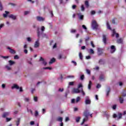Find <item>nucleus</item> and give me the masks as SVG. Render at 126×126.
Here are the masks:
<instances>
[{
    "label": "nucleus",
    "instance_id": "f257e3e1",
    "mask_svg": "<svg viewBox=\"0 0 126 126\" xmlns=\"http://www.w3.org/2000/svg\"><path fill=\"white\" fill-rule=\"evenodd\" d=\"M84 116L85 117V118H84L83 120V122L81 124V126L85 123V122L88 121V117L90 116L91 118H92V114H90V112H89V111L88 110H86L84 112Z\"/></svg>",
    "mask_w": 126,
    "mask_h": 126
},
{
    "label": "nucleus",
    "instance_id": "f03ea898",
    "mask_svg": "<svg viewBox=\"0 0 126 126\" xmlns=\"http://www.w3.org/2000/svg\"><path fill=\"white\" fill-rule=\"evenodd\" d=\"M92 27L93 29L97 30L98 29V27H99V25L97 23V22H96L94 20H93L92 21Z\"/></svg>",
    "mask_w": 126,
    "mask_h": 126
},
{
    "label": "nucleus",
    "instance_id": "7ed1b4c3",
    "mask_svg": "<svg viewBox=\"0 0 126 126\" xmlns=\"http://www.w3.org/2000/svg\"><path fill=\"white\" fill-rule=\"evenodd\" d=\"M85 103L86 105H90L91 104V100L89 98V96L86 97Z\"/></svg>",
    "mask_w": 126,
    "mask_h": 126
},
{
    "label": "nucleus",
    "instance_id": "20e7f679",
    "mask_svg": "<svg viewBox=\"0 0 126 126\" xmlns=\"http://www.w3.org/2000/svg\"><path fill=\"white\" fill-rule=\"evenodd\" d=\"M8 17H9V18H11L13 20H16V17H17V16L13 14H10L8 16Z\"/></svg>",
    "mask_w": 126,
    "mask_h": 126
},
{
    "label": "nucleus",
    "instance_id": "39448f33",
    "mask_svg": "<svg viewBox=\"0 0 126 126\" xmlns=\"http://www.w3.org/2000/svg\"><path fill=\"white\" fill-rule=\"evenodd\" d=\"M111 53L113 54V53H115L116 52V47L114 45H112L111 46Z\"/></svg>",
    "mask_w": 126,
    "mask_h": 126
},
{
    "label": "nucleus",
    "instance_id": "423d86ee",
    "mask_svg": "<svg viewBox=\"0 0 126 126\" xmlns=\"http://www.w3.org/2000/svg\"><path fill=\"white\" fill-rule=\"evenodd\" d=\"M39 62H42V63L44 64V65H46L47 64V62H46L43 57H40V59H39Z\"/></svg>",
    "mask_w": 126,
    "mask_h": 126
},
{
    "label": "nucleus",
    "instance_id": "0eeeda50",
    "mask_svg": "<svg viewBox=\"0 0 126 126\" xmlns=\"http://www.w3.org/2000/svg\"><path fill=\"white\" fill-rule=\"evenodd\" d=\"M73 93H76L78 94V93H80V90H79V89L78 88H77V89L74 88L73 89Z\"/></svg>",
    "mask_w": 126,
    "mask_h": 126
},
{
    "label": "nucleus",
    "instance_id": "6e6552de",
    "mask_svg": "<svg viewBox=\"0 0 126 126\" xmlns=\"http://www.w3.org/2000/svg\"><path fill=\"white\" fill-rule=\"evenodd\" d=\"M102 37H103V41L104 43L106 45V44H107V36H106V35L103 34Z\"/></svg>",
    "mask_w": 126,
    "mask_h": 126
},
{
    "label": "nucleus",
    "instance_id": "1a4fd4ad",
    "mask_svg": "<svg viewBox=\"0 0 126 126\" xmlns=\"http://www.w3.org/2000/svg\"><path fill=\"white\" fill-rule=\"evenodd\" d=\"M36 19L37 21H44L45 20V18L40 16H37Z\"/></svg>",
    "mask_w": 126,
    "mask_h": 126
},
{
    "label": "nucleus",
    "instance_id": "9d476101",
    "mask_svg": "<svg viewBox=\"0 0 126 126\" xmlns=\"http://www.w3.org/2000/svg\"><path fill=\"white\" fill-rule=\"evenodd\" d=\"M8 50H9V52L11 53V54H15L16 52L14 50L10 48V47H8L7 48Z\"/></svg>",
    "mask_w": 126,
    "mask_h": 126
},
{
    "label": "nucleus",
    "instance_id": "9b49d317",
    "mask_svg": "<svg viewBox=\"0 0 126 126\" xmlns=\"http://www.w3.org/2000/svg\"><path fill=\"white\" fill-rule=\"evenodd\" d=\"M10 114L9 112H4L2 115V118H6V117L9 116Z\"/></svg>",
    "mask_w": 126,
    "mask_h": 126
},
{
    "label": "nucleus",
    "instance_id": "f8f14e48",
    "mask_svg": "<svg viewBox=\"0 0 126 126\" xmlns=\"http://www.w3.org/2000/svg\"><path fill=\"white\" fill-rule=\"evenodd\" d=\"M40 44L39 43V40L35 41L34 44V48H38L39 47Z\"/></svg>",
    "mask_w": 126,
    "mask_h": 126
},
{
    "label": "nucleus",
    "instance_id": "ddd939ff",
    "mask_svg": "<svg viewBox=\"0 0 126 126\" xmlns=\"http://www.w3.org/2000/svg\"><path fill=\"white\" fill-rule=\"evenodd\" d=\"M116 34V38H119V33H116V31L115 30H113V34L112 36Z\"/></svg>",
    "mask_w": 126,
    "mask_h": 126
},
{
    "label": "nucleus",
    "instance_id": "4468645a",
    "mask_svg": "<svg viewBox=\"0 0 126 126\" xmlns=\"http://www.w3.org/2000/svg\"><path fill=\"white\" fill-rule=\"evenodd\" d=\"M14 88H16V89H19V86L16 84H14L13 86L12 87V89H14Z\"/></svg>",
    "mask_w": 126,
    "mask_h": 126
},
{
    "label": "nucleus",
    "instance_id": "2eb2a0df",
    "mask_svg": "<svg viewBox=\"0 0 126 126\" xmlns=\"http://www.w3.org/2000/svg\"><path fill=\"white\" fill-rule=\"evenodd\" d=\"M91 86H92V82L90 81L88 85V89H89V90L91 89Z\"/></svg>",
    "mask_w": 126,
    "mask_h": 126
},
{
    "label": "nucleus",
    "instance_id": "dca6fc26",
    "mask_svg": "<svg viewBox=\"0 0 126 126\" xmlns=\"http://www.w3.org/2000/svg\"><path fill=\"white\" fill-rule=\"evenodd\" d=\"M55 62H56V59L55 58H52L49 62V64H52V63H55Z\"/></svg>",
    "mask_w": 126,
    "mask_h": 126
},
{
    "label": "nucleus",
    "instance_id": "f3484780",
    "mask_svg": "<svg viewBox=\"0 0 126 126\" xmlns=\"http://www.w3.org/2000/svg\"><path fill=\"white\" fill-rule=\"evenodd\" d=\"M78 15L79 16V19H81V20H83V18L84 17V16H83V15H80V14H78Z\"/></svg>",
    "mask_w": 126,
    "mask_h": 126
},
{
    "label": "nucleus",
    "instance_id": "a211bd4d",
    "mask_svg": "<svg viewBox=\"0 0 126 126\" xmlns=\"http://www.w3.org/2000/svg\"><path fill=\"white\" fill-rule=\"evenodd\" d=\"M118 120H120V119L122 118V117L123 116V114H122V113H121L120 112H118Z\"/></svg>",
    "mask_w": 126,
    "mask_h": 126
},
{
    "label": "nucleus",
    "instance_id": "6ab92c4d",
    "mask_svg": "<svg viewBox=\"0 0 126 126\" xmlns=\"http://www.w3.org/2000/svg\"><path fill=\"white\" fill-rule=\"evenodd\" d=\"M9 63L10 65H12V64H15V62L10 60L9 61Z\"/></svg>",
    "mask_w": 126,
    "mask_h": 126
},
{
    "label": "nucleus",
    "instance_id": "aec40b11",
    "mask_svg": "<svg viewBox=\"0 0 126 126\" xmlns=\"http://www.w3.org/2000/svg\"><path fill=\"white\" fill-rule=\"evenodd\" d=\"M79 57L80 59V60H83V56L82 55V53L80 52L79 54Z\"/></svg>",
    "mask_w": 126,
    "mask_h": 126
},
{
    "label": "nucleus",
    "instance_id": "412c9836",
    "mask_svg": "<svg viewBox=\"0 0 126 126\" xmlns=\"http://www.w3.org/2000/svg\"><path fill=\"white\" fill-rule=\"evenodd\" d=\"M107 29H109V30H112V28H111V27L110 26V25L109 24V22H107L106 23Z\"/></svg>",
    "mask_w": 126,
    "mask_h": 126
},
{
    "label": "nucleus",
    "instance_id": "4be33fe9",
    "mask_svg": "<svg viewBox=\"0 0 126 126\" xmlns=\"http://www.w3.org/2000/svg\"><path fill=\"white\" fill-rule=\"evenodd\" d=\"M5 14H3V17H6L7 16V14L9 13V12L7 11H5Z\"/></svg>",
    "mask_w": 126,
    "mask_h": 126
},
{
    "label": "nucleus",
    "instance_id": "5701e85b",
    "mask_svg": "<svg viewBox=\"0 0 126 126\" xmlns=\"http://www.w3.org/2000/svg\"><path fill=\"white\" fill-rule=\"evenodd\" d=\"M20 123V118H18L17 119V121L16 122L17 126H19Z\"/></svg>",
    "mask_w": 126,
    "mask_h": 126
},
{
    "label": "nucleus",
    "instance_id": "b1692460",
    "mask_svg": "<svg viewBox=\"0 0 126 126\" xmlns=\"http://www.w3.org/2000/svg\"><path fill=\"white\" fill-rule=\"evenodd\" d=\"M117 43L118 44H122L123 43V40L122 39H118L117 40Z\"/></svg>",
    "mask_w": 126,
    "mask_h": 126
},
{
    "label": "nucleus",
    "instance_id": "393cba45",
    "mask_svg": "<svg viewBox=\"0 0 126 126\" xmlns=\"http://www.w3.org/2000/svg\"><path fill=\"white\" fill-rule=\"evenodd\" d=\"M119 101L121 104H123L124 103V98H123V97H120Z\"/></svg>",
    "mask_w": 126,
    "mask_h": 126
},
{
    "label": "nucleus",
    "instance_id": "a878e982",
    "mask_svg": "<svg viewBox=\"0 0 126 126\" xmlns=\"http://www.w3.org/2000/svg\"><path fill=\"white\" fill-rule=\"evenodd\" d=\"M85 4L86 7L87 8L89 7V3L88 2V1H86L85 2Z\"/></svg>",
    "mask_w": 126,
    "mask_h": 126
},
{
    "label": "nucleus",
    "instance_id": "bb28decb",
    "mask_svg": "<svg viewBox=\"0 0 126 126\" xmlns=\"http://www.w3.org/2000/svg\"><path fill=\"white\" fill-rule=\"evenodd\" d=\"M80 92H81V93H82V95H83V96H85V93L84 92V91H83V88L81 89Z\"/></svg>",
    "mask_w": 126,
    "mask_h": 126
},
{
    "label": "nucleus",
    "instance_id": "cd10ccee",
    "mask_svg": "<svg viewBox=\"0 0 126 126\" xmlns=\"http://www.w3.org/2000/svg\"><path fill=\"white\" fill-rule=\"evenodd\" d=\"M79 121H80V117H78L76 118V123H79Z\"/></svg>",
    "mask_w": 126,
    "mask_h": 126
},
{
    "label": "nucleus",
    "instance_id": "c85d7f7f",
    "mask_svg": "<svg viewBox=\"0 0 126 126\" xmlns=\"http://www.w3.org/2000/svg\"><path fill=\"white\" fill-rule=\"evenodd\" d=\"M99 63H100V64H104V61H103L102 59H100L99 61Z\"/></svg>",
    "mask_w": 126,
    "mask_h": 126
},
{
    "label": "nucleus",
    "instance_id": "c756f323",
    "mask_svg": "<svg viewBox=\"0 0 126 126\" xmlns=\"http://www.w3.org/2000/svg\"><path fill=\"white\" fill-rule=\"evenodd\" d=\"M5 68H6V69H7V70H10L11 69V67H10V66H9L8 65H6Z\"/></svg>",
    "mask_w": 126,
    "mask_h": 126
},
{
    "label": "nucleus",
    "instance_id": "7c9ffc66",
    "mask_svg": "<svg viewBox=\"0 0 126 126\" xmlns=\"http://www.w3.org/2000/svg\"><path fill=\"white\" fill-rule=\"evenodd\" d=\"M69 85H70V86H73V85H74V82H69Z\"/></svg>",
    "mask_w": 126,
    "mask_h": 126
},
{
    "label": "nucleus",
    "instance_id": "2f4dec72",
    "mask_svg": "<svg viewBox=\"0 0 126 126\" xmlns=\"http://www.w3.org/2000/svg\"><path fill=\"white\" fill-rule=\"evenodd\" d=\"M81 11H84V10H85V8L84 7V5H81Z\"/></svg>",
    "mask_w": 126,
    "mask_h": 126
},
{
    "label": "nucleus",
    "instance_id": "473e14b6",
    "mask_svg": "<svg viewBox=\"0 0 126 126\" xmlns=\"http://www.w3.org/2000/svg\"><path fill=\"white\" fill-rule=\"evenodd\" d=\"M83 87V86L82 85V84L80 83L78 86V89H79V88H82Z\"/></svg>",
    "mask_w": 126,
    "mask_h": 126
},
{
    "label": "nucleus",
    "instance_id": "72a5a7b5",
    "mask_svg": "<svg viewBox=\"0 0 126 126\" xmlns=\"http://www.w3.org/2000/svg\"><path fill=\"white\" fill-rule=\"evenodd\" d=\"M57 121L58 122H63V118L62 117H59L57 119Z\"/></svg>",
    "mask_w": 126,
    "mask_h": 126
},
{
    "label": "nucleus",
    "instance_id": "f704fd0d",
    "mask_svg": "<svg viewBox=\"0 0 126 126\" xmlns=\"http://www.w3.org/2000/svg\"><path fill=\"white\" fill-rule=\"evenodd\" d=\"M80 101V97L78 96L76 98V103H78V102H79Z\"/></svg>",
    "mask_w": 126,
    "mask_h": 126
},
{
    "label": "nucleus",
    "instance_id": "c9c22d12",
    "mask_svg": "<svg viewBox=\"0 0 126 126\" xmlns=\"http://www.w3.org/2000/svg\"><path fill=\"white\" fill-rule=\"evenodd\" d=\"M34 116L35 117H38V116H39V113L37 111H35Z\"/></svg>",
    "mask_w": 126,
    "mask_h": 126
},
{
    "label": "nucleus",
    "instance_id": "e433bc0d",
    "mask_svg": "<svg viewBox=\"0 0 126 126\" xmlns=\"http://www.w3.org/2000/svg\"><path fill=\"white\" fill-rule=\"evenodd\" d=\"M67 78H74V75H68L67 76Z\"/></svg>",
    "mask_w": 126,
    "mask_h": 126
},
{
    "label": "nucleus",
    "instance_id": "4c0bfd02",
    "mask_svg": "<svg viewBox=\"0 0 126 126\" xmlns=\"http://www.w3.org/2000/svg\"><path fill=\"white\" fill-rule=\"evenodd\" d=\"M62 58H63V55L60 54V55L58 56V59H59V60H61Z\"/></svg>",
    "mask_w": 126,
    "mask_h": 126
},
{
    "label": "nucleus",
    "instance_id": "58836bf2",
    "mask_svg": "<svg viewBox=\"0 0 126 126\" xmlns=\"http://www.w3.org/2000/svg\"><path fill=\"white\" fill-rule=\"evenodd\" d=\"M90 54H94V50L92 49H90Z\"/></svg>",
    "mask_w": 126,
    "mask_h": 126
},
{
    "label": "nucleus",
    "instance_id": "ea45409f",
    "mask_svg": "<svg viewBox=\"0 0 126 126\" xmlns=\"http://www.w3.org/2000/svg\"><path fill=\"white\" fill-rule=\"evenodd\" d=\"M6 122H10V120H12V118H6Z\"/></svg>",
    "mask_w": 126,
    "mask_h": 126
},
{
    "label": "nucleus",
    "instance_id": "a19ab883",
    "mask_svg": "<svg viewBox=\"0 0 126 126\" xmlns=\"http://www.w3.org/2000/svg\"><path fill=\"white\" fill-rule=\"evenodd\" d=\"M14 60H18L19 59V57L18 55H15L14 57Z\"/></svg>",
    "mask_w": 126,
    "mask_h": 126
},
{
    "label": "nucleus",
    "instance_id": "79ce46f5",
    "mask_svg": "<svg viewBox=\"0 0 126 126\" xmlns=\"http://www.w3.org/2000/svg\"><path fill=\"white\" fill-rule=\"evenodd\" d=\"M76 32V30L72 29L71 30V33H75Z\"/></svg>",
    "mask_w": 126,
    "mask_h": 126
},
{
    "label": "nucleus",
    "instance_id": "37998d69",
    "mask_svg": "<svg viewBox=\"0 0 126 126\" xmlns=\"http://www.w3.org/2000/svg\"><path fill=\"white\" fill-rule=\"evenodd\" d=\"M80 79L81 80H83V79H84V75H82L80 76Z\"/></svg>",
    "mask_w": 126,
    "mask_h": 126
},
{
    "label": "nucleus",
    "instance_id": "c03bdc74",
    "mask_svg": "<svg viewBox=\"0 0 126 126\" xmlns=\"http://www.w3.org/2000/svg\"><path fill=\"white\" fill-rule=\"evenodd\" d=\"M30 13V11H25V15H27V14H28Z\"/></svg>",
    "mask_w": 126,
    "mask_h": 126
},
{
    "label": "nucleus",
    "instance_id": "a18cd8bd",
    "mask_svg": "<svg viewBox=\"0 0 126 126\" xmlns=\"http://www.w3.org/2000/svg\"><path fill=\"white\" fill-rule=\"evenodd\" d=\"M91 46H92L93 48H95V45H94V43H93V41H91Z\"/></svg>",
    "mask_w": 126,
    "mask_h": 126
},
{
    "label": "nucleus",
    "instance_id": "49530a36",
    "mask_svg": "<svg viewBox=\"0 0 126 126\" xmlns=\"http://www.w3.org/2000/svg\"><path fill=\"white\" fill-rule=\"evenodd\" d=\"M82 27L83 28V29H84L85 30H87V28L86 27V26L84 25H82Z\"/></svg>",
    "mask_w": 126,
    "mask_h": 126
},
{
    "label": "nucleus",
    "instance_id": "de8ad7c7",
    "mask_svg": "<svg viewBox=\"0 0 126 126\" xmlns=\"http://www.w3.org/2000/svg\"><path fill=\"white\" fill-rule=\"evenodd\" d=\"M28 112H30L31 114V115H33V112L32 111V110L31 109H28Z\"/></svg>",
    "mask_w": 126,
    "mask_h": 126
},
{
    "label": "nucleus",
    "instance_id": "09e8293b",
    "mask_svg": "<svg viewBox=\"0 0 126 126\" xmlns=\"http://www.w3.org/2000/svg\"><path fill=\"white\" fill-rule=\"evenodd\" d=\"M44 69H49L50 70H51V69H52V67H46L44 68Z\"/></svg>",
    "mask_w": 126,
    "mask_h": 126
},
{
    "label": "nucleus",
    "instance_id": "8fccbe9b",
    "mask_svg": "<svg viewBox=\"0 0 126 126\" xmlns=\"http://www.w3.org/2000/svg\"><path fill=\"white\" fill-rule=\"evenodd\" d=\"M41 31L43 32L45 31V27L42 26L41 29Z\"/></svg>",
    "mask_w": 126,
    "mask_h": 126
},
{
    "label": "nucleus",
    "instance_id": "3c124183",
    "mask_svg": "<svg viewBox=\"0 0 126 126\" xmlns=\"http://www.w3.org/2000/svg\"><path fill=\"white\" fill-rule=\"evenodd\" d=\"M27 41H28V42H31V37H27Z\"/></svg>",
    "mask_w": 126,
    "mask_h": 126
},
{
    "label": "nucleus",
    "instance_id": "603ef678",
    "mask_svg": "<svg viewBox=\"0 0 126 126\" xmlns=\"http://www.w3.org/2000/svg\"><path fill=\"white\" fill-rule=\"evenodd\" d=\"M35 122H34V121H31L30 123V125L31 126H33V125H34Z\"/></svg>",
    "mask_w": 126,
    "mask_h": 126
},
{
    "label": "nucleus",
    "instance_id": "864d4df0",
    "mask_svg": "<svg viewBox=\"0 0 126 126\" xmlns=\"http://www.w3.org/2000/svg\"><path fill=\"white\" fill-rule=\"evenodd\" d=\"M2 5H1V3L0 2V10H2Z\"/></svg>",
    "mask_w": 126,
    "mask_h": 126
},
{
    "label": "nucleus",
    "instance_id": "5fc2aeb1",
    "mask_svg": "<svg viewBox=\"0 0 126 126\" xmlns=\"http://www.w3.org/2000/svg\"><path fill=\"white\" fill-rule=\"evenodd\" d=\"M1 58H3V59L6 60V59H8V56H1Z\"/></svg>",
    "mask_w": 126,
    "mask_h": 126
},
{
    "label": "nucleus",
    "instance_id": "6e6d98bb",
    "mask_svg": "<svg viewBox=\"0 0 126 126\" xmlns=\"http://www.w3.org/2000/svg\"><path fill=\"white\" fill-rule=\"evenodd\" d=\"M116 108H117V105H114L113 106L112 108L113 109V110H116Z\"/></svg>",
    "mask_w": 126,
    "mask_h": 126
},
{
    "label": "nucleus",
    "instance_id": "4d7b16f0",
    "mask_svg": "<svg viewBox=\"0 0 126 126\" xmlns=\"http://www.w3.org/2000/svg\"><path fill=\"white\" fill-rule=\"evenodd\" d=\"M110 91H111V90L109 89L108 91L107 92V96H109V93H110Z\"/></svg>",
    "mask_w": 126,
    "mask_h": 126
},
{
    "label": "nucleus",
    "instance_id": "13d9d810",
    "mask_svg": "<svg viewBox=\"0 0 126 126\" xmlns=\"http://www.w3.org/2000/svg\"><path fill=\"white\" fill-rule=\"evenodd\" d=\"M75 102V99H72L71 100V103H72V104H73Z\"/></svg>",
    "mask_w": 126,
    "mask_h": 126
},
{
    "label": "nucleus",
    "instance_id": "bf43d9fd",
    "mask_svg": "<svg viewBox=\"0 0 126 126\" xmlns=\"http://www.w3.org/2000/svg\"><path fill=\"white\" fill-rule=\"evenodd\" d=\"M86 72H87V73H88V74H90V70H89V69H87L86 70Z\"/></svg>",
    "mask_w": 126,
    "mask_h": 126
},
{
    "label": "nucleus",
    "instance_id": "052dcab7",
    "mask_svg": "<svg viewBox=\"0 0 126 126\" xmlns=\"http://www.w3.org/2000/svg\"><path fill=\"white\" fill-rule=\"evenodd\" d=\"M34 100L35 102H37V101L38 100V97H37L36 96H35L34 97Z\"/></svg>",
    "mask_w": 126,
    "mask_h": 126
},
{
    "label": "nucleus",
    "instance_id": "680f3d73",
    "mask_svg": "<svg viewBox=\"0 0 126 126\" xmlns=\"http://www.w3.org/2000/svg\"><path fill=\"white\" fill-rule=\"evenodd\" d=\"M3 26H4V25L3 24H1L0 25V29H1Z\"/></svg>",
    "mask_w": 126,
    "mask_h": 126
},
{
    "label": "nucleus",
    "instance_id": "e2e57ef3",
    "mask_svg": "<svg viewBox=\"0 0 126 126\" xmlns=\"http://www.w3.org/2000/svg\"><path fill=\"white\" fill-rule=\"evenodd\" d=\"M76 8V5H72V9H75Z\"/></svg>",
    "mask_w": 126,
    "mask_h": 126
},
{
    "label": "nucleus",
    "instance_id": "0e129e2a",
    "mask_svg": "<svg viewBox=\"0 0 126 126\" xmlns=\"http://www.w3.org/2000/svg\"><path fill=\"white\" fill-rule=\"evenodd\" d=\"M101 87V85L100 84H97L96 86V88H100Z\"/></svg>",
    "mask_w": 126,
    "mask_h": 126
},
{
    "label": "nucleus",
    "instance_id": "69168bd1",
    "mask_svg": "<svg viewBox=\"0 0 126 126\" xmlns=\"http://www.w3.org/2000/svg\"><path fill=\"white\" fill-rule=\"evenodd\" d=\"M103 78H104V76H100L99 77V79H100V80H102V79H103Z\"/></svg>",
    "mask_w": 126,
    "mask_h": 126
},
{
    "label": "nucleus",
    "instance_id": "338daca9",
    "mask_svg": "<svg viewBox=\"0 0 126 126\" xmlns=\"http://www.w3.org/2000/svg\"><path fill=\"white\" fill-rule=\"evenodd\" d=\"M25 101L26 102H28V101H29V98H25Z\"/></svg>",
    "mask_w": 126,
    "mask_h": 126
},
{
    "label": "nucleus",
    "instance_id": "774afa93",
    "mask_svg": "<svg viewBox=\"0 0 126 126\" xmlns=\"http://www.w3.org/2000/svg\"><path fill=\"white\" fill-rule=\"evenodd\" d=\"M91 14L93 15V14H95V11H92L91 12Z\"/></svg>",
    "mask_w": 126,
    "mask_h": 126
}]
</instances>
